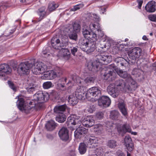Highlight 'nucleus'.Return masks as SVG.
<instances>
[{"label":"nucleus","instance_id":"ddd939ff","mask_svg":"<svg viewBox=\"0 0 156 156\" xmlns=\"http://www.w3.org/2000/svg\"><path fill=\"white\" fill-rule=\"evenodd\" d=\"M108 93L112 96L115 98L119 94V91L114 84H110L107 88Z\"/></svg>","mask_w":156,"mask_h":156},{"label":"nucleus","instance_id":"c85d7f7f","mask_svg":"<svg viewBox=\"0 0 156 156\" xmlns=\"http://www.w3.org/2000/svg\"><path fill=\"white\" fill-rule=\"evenodd\" d=\"M37 87L35 84L31 83L28 84V86L26 87V90L28 92L31 93L35 91Z\"/></svg>","mask_w":156,"mask_h":156},{"label":"nucleus","instance_id":"e433bc0d","mask_svg":"<svg viewBox=\"0 0 156 156\" xmlns=\"http://www.w3.org/2000/svg\"><path fill=\"white\" fill-rule=\"evenodd\" d=\"M116 61L118 62H120V64L122 66H125V65L129 63V62H128L126 60L120 57L116 58Z\"/></svg>","mask_w":156,"mask_h":156},{"label":"nucleus","instance_id":"37998d69","mask_svg":"<svg viewBox=\"0 0 156 156\" xmlns=\"http://www.w3.org/2000/svg\"><path fill=\"white\" fill-rule=\"evenodd\" d=\"M113 73H115L114 72V70L113 69H110L109 70H108L105 73L104 76L106 79H108L110 76L113 75Z\"/></svg>","mask_w":156,"mask_h":156},{"label":"nucleus","instance_id":"f3484780","mask_svg":"<svg viewBox=\"0 0 156 156\" xmlns=\"http://www.w3.org/2000/svg\"><path fill=\"white\" fill-rule=\"evenodd\" d=\"M85 141L88 147L93 148L97 146L98 140L97 137L91 136L87 138Z\"/></svg>","mask_w":156,"mask_h":156},{"label":"nucleus","instance_id":"c03bdc74","mask_svg":"<svg viewBox=\"0 0 156 156\" xmlns=\"http://www.w3.org/2000/svg\"><path fill=\"white\" fill-rule=\"evenodd\" d=\"M54 85L52 84L51 82L47 81L44 82L43 84V86L44 89H48L51 87H53Z\"/></svg>","mask_w":156,"mask_h":156},{"label":"nucleus","instance_id":"6ab92c4d","mask_svg":"<svg viewBox=\"0 0 156 156\" xmlns=\"http://www.w3.org/2000/svg\"><path fill=\"white\" fill-rule=\"evenodd\" d=\"M58 135L60 138L63 141H66L69 139L68 131L66 128L62 127L60 130Z\"/></svg>","mask_w":156,"mask_h":156},{"label":"nucleus","instance_id":"0e129e2a","mask_svg":"<svg viewBox=\"0 0 156 156\" xmlns=\"http://www.w3.org/2000/svg\"><path fill=\"white\" fill-rule=\"evenodd\" d=\"M101 10L102 11V13L103 14L104 12L105 11V8L104 7H102L101 8Z\"/></svg>","mask_w":156,"mask_h":156},{"label":"nucleus","instance_id":"7c9ffc66","mask_svg":"<svg viewBox=\"0 0 156 156\" xmlns=\"http://www.w3.org/2000/svg\"><path fill=\"white\" fill-rule=\"evenodd\" d=\"M120 116V114L117 110L112 111L110 112V117L111 119L113 120H117Z\"/></svg>","mask_w":156,"mask_h":156},{"label":"nucleus","instance_id":"13d9d810","mask_svg":"<svg viewBox=\"0 0 156 156\" xmlns=\"http://www.w3.org/2000/svg\"><path fill=\"white\" fill-rule=\"evenodd\" d=\"M77 51V48L76 47H74L71 49V52L72 54L73 55H75V53Z\"/></svg>","mask_w":156,"mask_h":156},{"label":"nucleus","instance_id":"864d4df0","mask_svg":"<svg viewBox=\"0 0 156 156\" xmlns=\"http://www.w3.org/2000/svg\"><path fill=\"white\" fill-rule=\"evenodd\" d=\"M8 84L10 88L12 89L14 91L16 90L15 87L12 82L10 81H8Z\"/></svg>","mask_w":156,"mask_h":156},{"label":"nucleus","instance_id":"c756f323","mask_svg":"<svg viewBox=\"0 0 156 156\" xmlns=\"http://www.w3.org/2000/svg\"><path fill=\"white\" fill-rule=\"evenodd\" d=\"M45 9L46 8L44 7H42L39 9L38 11L37 12L38 14L40 16V18H39L38 21L41 20L44 18V16H45L46 14L45 11Z\"/></svg>","mask_w":156,"mask_h":156},{"label":"nucleus","instance_id":"39448f33","mask_svg":"<svg viewBox=\"0 0 156 156\" xmlns=\"http://www.w3.org/2000/svg\"><path fill=\"white\" fill-rule=\"evenodd\" d=\"M88 39H81L79 41L80 48L83 51L89 54L93 52L95 47V41Z\"/></svg>","mask_w":156,"mask_h":156},{"label":"nucleus","instance_id":"f8f14e48","mask_svg":"<svg viewBox=\"0 0 156 156\" xmlns=\"http://www.w3.org/2000/svg\"><path fill=\"white\" fill-rule=\"evenodd\" d=\"M94 78L92 77H88L83 79L76 76H74L72 77L73 81L74 82L79 83L84 85L86 83H90L94 82Z\"/></svg>","mask_w":156,"mask_h":156},{"label":"nucleus","instance_id":"de8ad7c7","mask_svg":"<svg viewBox=\"0 0 156 156\" xmlns=\"http://www.w3.org/2000/svg\"><path fill=\"white\" fill-rule=\"evenodd\" d=\"M58 77L61 76L62 73V69L59 67H57L54 70Z\"/></svg>","mask_w":156,"mask_h":156},{"label":"nucleus","instance_id":"3c124183","mask_svg":"<svg viewBox=\"0 0 156 156\" xmlns=\"http://www.w3.org/2000/svg\"><path fill=\"white\" fill-rule=\"evenodd\" d=\"M123 83V80H117L115 82V84L117 86H121Z\"/></svg>","mask_w":156,"mask_h":156},{"label":"nucleus","instance_id":"7ed1b4c3","mask_svg":"<svg viewBox=\"0 0 156 156\" xmlns=\"http://www.w3.org/2000/svg\"><path fill=\"white\" fill-rule=\"evenodd\" d=\"M118 74L120 77L126 79L124 87L126 91H134L137 88L138 86L136 82L127 72L120 70L118 72Z\"/></svg>","mask_w":156,"mask_h":156},{"label":"nucleus","instance_id":"680f3d73","mask_svg":"<svg viewBox=\"0 0 156 156\" xmlns=\"http://www.w3.org/2000/svg\"><path fill=\"white\" fill-rule=\"evenodd\" d=\"M76 154V152L75 149L71 150L70 152V156H73V155H75V154Z\"/></svg>","mask_w":156,"mask_h":156},{"label":"nucleus","instance_id":"f704fd0d","mask_svg":"<svg viewBox=\"0 0 156 156\" xmlns=\"http://www.w3.org/2000/svg\"><path fill=\"white\" fill-rule=\"evenodd\" d=\"M89 27L91 30L95 32L99 30L101 28L100 24L98 23H96V24L93 23H91L90 24Z\"/></svg>","mask_w":156,"mask_h":156},{"label":"nucleus","instance_id":"f03ea898","mask_svg":"<svg viewBox=\"0 0 156 156\" xmlns=\"http://www.w3.org/2000/svg\"><path fill=\"white\" fill-rule=\"evenodd\" d=\"M97 59L95 61H90L87 63V67L90 71H95L99 65L101 64H107L112 60V56L106 54L100 53L96 55Z\"/></svg>","mask_w":156,"mask_h":156},{"label":"nucleus","instance_id":"5fc2aeb1","mask_svg":"<svg viewBox=\"0 0 156 156\" xmlns=\"http://www.w3.org/2000/svg\"><path fill=\"white\" fill-rule=\"evenodd\" d=\"M97 33H98V36L100 37H102L104 35V33L102 31L101 28L99 30H98L97 31Z\"/></svg>","mask_w":156,"mask_h":156},{"label":"nucleus","instance_id":"bb28decb","mask_svg":"<svg viewBox=\"0 0 156 156\" xmlns=\"http://www.w3.org/2000/svg\"><path fill=\"white\" fill-rule=\"evenodd\" d=\"M118 107L122 114L124 116H126L127 115V112L124 102H119Z\"/></svg>","mask_w":156,"mask_h":156},{"label":"nucleus","instance_id":"e2e57ef3","mask_svg":"<svg viewBox=\"0 0 156 156\" xmlns=\"http://www.w3.org/2000/svg\"><path fill=\"white\" fill-rule=\"evenodd\" d=\"M91 16L92 17H93L95 19H98V18H99L98 16L96 14H92L91 15Z\"/></svg>","mask_w":156,"mask_h":156},{"label":"nucleus","instance_id":"a19ab883","mask_svg":"<svg viewBox=\"0 0 156 156\" xmlns=\"http://www.w3.org/2000/svg\"><path fill=\"white\" fill-rule=\"evenodd\" d=\"M104 153V149L102 147H99L97 148L95 151V153L97 156L103 155Z\"/></svg>","mask_w":156,"mask_h":156},{"label":"nucleus","instance_id":"8fccbe9b","mask_svg":"<svg viewBox=\"0 0 156 156\" xmlns=\"http://www.w3.org/2000/svg\"><path fill=\"white\" fill-rule=\"evenodd\" d=\"M149 19L153 22H156V15L153 14L149 15L148 17Z\"/></svg>","mask_w":156,"mask_h":156},{"label":"nucleus","instance_id":"09e8293b","mask_svg":"<svg viewBox=\"0 0 156 156\" xmlns=\"http://www.w3.org/2000/svg\"><path fill=\"white\" fill-rule=\"evenodd\" d=\"M50 72L51 74H50V76H51V79H54L57 77H58L57 74L54 70L50 71Z\"/></svg>","mask_w":156,"mask_h":156},{"label":"nucleus","instance_id":"4468645a","mask_svg":"<svg viewBox=\"0 0 156 156\" xmlns=\"http://www.w3.org/2000/svg\"><path fill=\"white\" fill-rule=\"evenodd\" d=\"M83 34L85 38L84 39H88L89 40L96 41L97 39V34L92 32H90L86 28H83L82 31Z\"/></svg>","mask_w":156,"mask_h":156},{"label":"nucleus","instance_id":"0eeeda50","mask_svg":"<svg viewBox=\"0 0 156 156\" xmlns=\"http://www.w3.org/2000/svg\"><path fill=\"white\" fill-rule=\"evenodd\" d=\"M86 98H94L95 101L99 99L101 95V88L92 87L89 88L86 93Z\"/></svg>","mask_w":156,"mask_h":156},{"label":"nucleus","instance_id":"5701e85b","mask_svg":"<svg viewBox=\"0 0 156 156\" xmlns=\"http://www.w3.org/2000/svg\"><path fill=\"white\" fill-rule=\"evenodd\" d=\"M66 108V105L55 106L54 109L55 113L58 114L63 113Z\"/></svg>","mask_w":156,"mask_h":156},{"label":"nucleus","instance_id":"dca6fc26","mask_svg":"<svg viewBox=\"0 0 156 156\" xmlns=\"http://www.w3.org/2000/svg\"><path fill=\"white\" fill-rule=\"evenodd\" d=\"M11 72V68L8 65L4 63L0 65V72L2 73H0V76H3L5 74H9Z\"/></svg>","mask_w":156,"mask_h":156},{"label":"nucleus","instance_id":"20e7f679","mask_svg":"<svg viewBox=\"0 0 156 156\" xmlns=\"http://www.w3.org/2000/svg\"><path fill=\"white\" fill-rule=\"evenodd\" d=\"M18 99L17 102V105L19 109L21 111L28 113L33 109H37V107L36 106V103L34 101H30L29 104L25 103L24 99L17 96L16 99Z\"/></svg>","mask_w":156,"mask_h":156},{"label":"nucleus","instance_id":"b1692460","mask_svg":"<svg viewBox=\"0 0 156 156\" xmlns=\"http://www.w3.org/2000/svg\"><path fill=\"white\" fill-rule=\"evenodd\" d=\"M60 50V53L62 55L67 59H69L70 57V53L69 50L67 48H61Z\"/></svg>","mask_w":156,"mask_h":156},{"label":"nucleus","instance_id":"4d7b16f0","mask_svg":"<svg viewBox=\"0 0 156 156\" xmlns=\"http://www.w3.org/2000/svg\"><path fill=\"white\" fill-rule=\"evenodd\" d=\"M96 116L98 119H101L103 117V114L102 112H98L97 113Z\"/></svg>","mask_w":156,"mask_h":156},{"label":"nucleus","instance_id":"f257e3e1","mask_svg":"<svg viewBox=\"0 0 156 156\" xmlns=\"http://www.w3.org/2000/svg\"><path fill=\"white\" fill-rule=\"evenodd\" d=\"M67 122L69 124L74 126L76 128L78 127L74 132V136L76 138H80L87 133V129L83 127H80L81 122L80 117L76 115H72L68 118Z\"/></svg>","mask_w":156,"mask_h":156},{"label":"nucleus","instance_id":"412c9836","mask_svg":"<svg viewBox=\"0 0 156 156\" xmlns=\"http://www.w3.org/2000/svg\"><path fill=\"white\" fill-rule=\"evenodd\" d=\"M118 132L120 133L124 134L126 133L130 132L131 129L129 125L128 124H126L122 125H120L117 127Z\"/></svg>","mask_w":156,"mask_h":156},{"label":"nucleus","instance_id":"1a4fd4ad","mask_svg":"<svg viewBox=\"0 0 156 156\" xmlns=\"http://www.w3.org/2000/svg\"><path fill=\"white\" fill-rule=\"evenodd\" d=\"M32 64L29 61L21 62L18 66V71L20 75L28 74L30 71Z\"/></svg>","mask_w":156,"mask_h":156},{"label":"nucleus","instance_id":"c9c22d12","mask_svg":"<svg viewBox=\"0 0 156 156\" xmlns=\"http://www.w3.org/2000/svg\"><path fill=\"white\" fill-rule=\"evenodd\" d=\"M58 5L56 4L54 2H50L48 5V9L50 12L54 10L56 8L58 7Z\"/></svg>","mask_w":156,"mask_h":156},{"label":"nucleus","instance_id":"4be33fe9","mask_svg":"<svg viewBox=\"0 0 156 156\" xmlns=\"http://www.w3.org/2000/svg\"><path fill=\"white\" fill-rule=\"evenodd\" d=\"M156 3L154 1L149 2L145 6L146 10L149 12H153L156 11Z\"/></svg>","mask_w":156,"mask_h":156},{"label":"nucleus","instance_id":"603ef678","mask_svg":"<svg viewBox=\"0 0 156 156\" xmlns=\"http://www.w3.org/2000/svg\"><path fill=\"white\" fill-rule=\"evenodd\" d=\"M44 73V77L47 79H51V76H50V74H51L50 71H47V70Z\"/></svg>","mask_w":156,"mask_h":156},{"label":"nucleus","instance_id":"4c0bfd02","mask_svg":"<svg viewBox=\"0 0 156 156\" xmlns=\"http://www.w3.org/2000/svg\"><path fill=\"white\" fill-rule=\"evenodd\" d=\"M82 92H79L77 94L76 93H75V95L76 96L78 99L81 100H83L86 98V93L85 94L86 91H84L83 90H82Z\"/></svg>","mask_w":156,"mask_h":156},{"label":"nucleus","instance_id":"423d86ee","mask_svg":"<svg viewBox=\"0 0 156 156\" xmlns=\"http://www.w3.org/2000/svg\"><path fill=\"white\" fill-rule=\"evenodd\" d=\"M68 40L67 37L66 35H61L59 38L54 37L51 40V44L53 48L57 51L60 49L63 46V44L67 42Z\"/></svg>","mask_w":156,"mask_h":156},{"label":"nucleus","instance_id":"774afa93","mask_svg":"<svg viewBox=\"0 0 156 156\" xmlns=\"http://www.w3.org/2000/svg\"><path fill=\"white\" fill-rule=\"evenodd\" d=\"M110 68H113V69H115V67L114 66V65H112L109 67Z\"/></svg>","mask_w":156,"mask_h":156},{"label":"nucleus","instance_id":"58836bf2","mask_svg":"<svg viewBox=\"0 0 156 156\" xmlns=\"http://www.w3.org/2000/svg\"><path fill=\"white\" fill-rule=\"evenodd\" d=\"M78 85V87L75 92V93H76L77 94L79 92H82V90H83L84 91H86V88L84 87L83 85L80 84L79 83H77Z\"/></svg>","mask_w":156,"mask_h":156},{"label":"nucleus","instance_id":"69168bd1","mask_svg":"<svg viewBox=\"0 0 156 156\" xmlns=\"http://www.w3.org/2000/svg\"><path fill=\"white\" fill-rule=\"evenodd\" d=\"M118 156H125L124 154L121 152L118 155Z\"/></svg>","mask_w":156,"mask_h":156},{"label":"nucleus","instance_id":"a878e982","mask_svg":"<svg viewBox=\"0 0 156 156\" xmlns=\"http://www.w3.org/2000/svg\"><path fill=\"white\" fill-rule=\"evenodd\" d=\"M88 147L85 141L83 143H80L79 146L78 150L80 153L81 154H84L86 152L87 147Z\"/></svg>","mask_w":156,"mask_h":156},{"label":"nucleus","instance_id":"6e6d98bb","mask_svg":"<svg viewBox=\"0 0 156 156\" xmlns=\"http://www.w3.org/2000/svg\"><path fill=\"white\" fill-rule=\"evenodd\" d=\"M58 88L60 90H64L66 89V87L64 85L60 83H58L57 84Z\"/></svg>","mask_w":156,"mask_h":156},{"label":"nucleus","instance_id":"79ce46f5","mask_svg":"<svg viewBox=\"0 0 156 156\" xmlns=\"http://www.w3.org/2000/svg\"><path fill=\"white\" fill-rule=\"evenodd\" d=\"M80 25L78 23H74L73 25V31L76 33H78L79 32L80 30Z\"/></svg>","mask_w":156,"mask_h":156},{"label":"nucleus","instance_id":"473e14b6","mask_svg":"<svg viewBox=\"0 0 156 156\" xmlns=\"http://www.w3.org/2000/svg\"><path fill=\"white\" fill-rule=\"evenodd\" d=\"M66 119V116L63 113L58 114L55 118L56 120L60 123H62L65 122Z\"/></svg>","mask_w":156,"mask_h":156},{"label":"nucleus","instance_id":"49530a36","mask_svg":"<svg viewBox=\"0 0 156 156\" xmlns=\"http://www.w3.org/2000/svg\"><path fill=\"white\" fill-rule=\"evenodd\" d=\"M84 6L83 4H80L75 5L73 7V8L72 9V10L73 11H76L80 8H82Z\"/></svg>","mask_w":156,"mask_h":156},{"label":"nucleus","instance_id":"a18cd8bd","mask_svg":"<svg viewBox=\"0 0 156 156\" xmlns=\"http://www.w3.org/2000/svg\"><path fill=\"white\" fill-rule=\"evenodd\" d=\"M41 55L43 57L45 58L48 57L49 56L53 55L52 53L50 54L47 50H44L42 52Z\"/></svg>","mask_w":156,"mask_h":156},{"label":"nucleus","instance_id":"052dcab7","mask_svg":"<svg viewBox=\"0 0 156 156\" xmlns=\"http://www.w3.org/2000/svg\"><path fill=\"white\" fill-rule=\"evenodd\" d=\"M116 47L118 48L119 50H121L122 48H123V44H118L117 45Z\"/></svg>","mask_w":156,"mask_h":156},{"label":"nucleus","instance_id":"393cba45","mask_svg":"<svg viewBox=\"0 0 156 156\" xmlns=\"http://www.w3.org/2000/svg\"><path fill=\"white\" fill-rule=\"evenodd\" d=\"M56 126V123L54 121L50 120L48 121L45 125L48 130L51 131L54 129Z\"/></svg>","mask_w":156,"mask_h":156},{"label":"nucleus","instance_id":"6e6552de","mask_svg":"<svg viewBox=\"0 0 156 156\" xmlns=\"http://www.w3.org/2000/svg\"><path fill=\"white\" fill-rule=\"evenodd\" d=\"M33 101L36 103L37 107V103H41L47 101L49 98V96L48 93L41 91H39L34 95Z\"/></svg>","mask_w":156,"mask_h":156},{"label":"nucleus","instance_id":"cd10ccee","mask_svg":"<svg viewBox=\"0 0 156 156\" xmlns=\"http://www.w3.org/2000/svg\"><path fill=\"white\" fill-rule=\"evenodd\" d=\"M68 99L69 104L73 105L77 104L78 99L76 96L73 94L69 95Z\"/></svg>","mask_w":156,"mask_h":156},{"label":"nucleus","instance_id":"ea45409f","mask_svg":"<svg viewBox=\"0 0 156 156\" xmlns=\"http://www.w3.org/2000/svg\"><path fill=\"white\" fill-rule=\"evenodd\" d=\"M107 145L110 148H112L117 146L116 142L113 140H108L107 144Z\"/></svg>","mask_w":156,"mask_h":156},{"label":"nucleus","instance_id":"bf43d9fd","mask_svg":"<svg viewBox=\"0 0 156 156\" xmlns=\"http://www.w3.org/2000/svg\"><path fill=\"white\" fill-rule=\"evenodd\" d=\"M138 3V8L139 9H141L143 1L142 0H138L137 1Z\"/></svg>","mask_w":156,"mask_h":156},{"label":"nucleus","instance_id":"2eb2a0df","mask_svg":"<svg viewBox=\"0 0 156 156\" xmlns=\"http://www.w3.org/2000/svg\"><path fill=\"white\" fill-rule=\"evenodd\" d=\"M98 100V105L101 106L108 107L109 106L111 102L109 98L106 96H102L100 99Z\"/></svg>","mask_w":156,"mask_h":156},{"label":"nucleus","instance_id":"9d476101","mask_svg":"<svg viewBox=\"0 0 156 156\" xmlns=\"http://www.w3.org/2000/svg\"><path fill=\"white\" fill-rule=\"evenodd\" d=\"M31 68L33 73L36 75L43 74L47 70V66L41 62L35 63Z\"/></svg>","mask_w":156,"mask_h":156},{"label":"nucleus","instance_id":"338daca9","mask_svg":"<svg viewBox=\"0 0 156 156\" xmlns=\"http://www.w3.org/2000/svg\"><path fill=\"white\" fill-rule=\"evenodd\" d=\"M142 39L144 40H147V37L146 36H144L143 37Z\"/></svg>","mask_w":156,"mask_h":156},{"label":"nucleus","instance_id":"aec40b11","mask_svg":"<svg viewBox=\"0 0 156 156\" xmlns=\"http://www.w3.org/2000/svg\"><path fill=\"white\" fill-rule=\"evenodd\" d=\"M124 141V145L127 149L129 151H132L134 149V146L131 138L129 136H126Z\"/></svg>","mask_w":156,"mask_h":156},{"label":"nucleus","instance_id":"9b49d317","mask_svg":"<svg viewBox=\"0 0 156 156\" xmlns=\"http://www.w3.org/2000/svg\"><path fill=\"white\" fill-rule=\"evenodd\" d=\"M143 55L141 49L139 47H135L130 50L129 56L130 59L135 60L142 56Z\"/></svg>","mask_w":156,"mask_h":156},{"label":"nucleus","instance_id":"72a5a7b5","mask_svg":"<svg viewBox=\"0 0 156 156\" xmlns=\"http://www.w3.org/2000/svg\"><path fill=\"white\" fill-rule=\"evenodd\" d=\"M103 130V126L101 124L96 125L94 126V131L98 134L101 133Z\"/></svg>","mask_w":156,"mask_h":156},{"label":"nucleus","instance_id":"a211bd4d","mask_svg":"<svg viewBox=\"0 0 156 156\" xmlns=\"http://www.w3.org/2000/svg\"><path fill=\"white\" fill-rule=\"evenodd\" d=\"M94 123V120L93 117L91 116H87L81 122V123L83 126L88 127H90L92 126Z\"/></svg>","mask_w":156,"mask_h":156},{"label":"nucleus","instance_id":"2f4dec72","mask_svg":"<svg viewBox=\"0 0 156 156\" xmlns=\"http://www.w3.org/2000/svg\"><path fill=\"white\" fill-rule=\"evenodd\" d=\"M72 30H73L71 28L69 30V31H68V32L69 33V37L70 39L76 41L77 39V33L74 31L72 32Z\"/></svg>","mask_w":156,"mask_h":156}]
</instances>
